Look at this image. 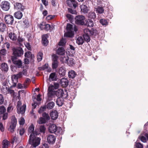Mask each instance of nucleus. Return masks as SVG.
Here are the masks:
<instances>
[{
    "label": "nucleus",
    "mask_w": 148,
    "mask_h": 148,
    "mask_svg": "<svg viewBox=\"0 0 148 148\" xmlns=\"http://www.w3.org/2000/svg\"><path fill=\"white\" fill-rule=\"evenodd\" d=\"M66 70L65 67L62 66L58 70L59 75L61 76H64L66 73Z\"/></svg>",
    "instance_id": "dca6fc26"
},
{
    "label": "nucleus",
    "mask_w": 148,
    "mask_h": 148,
    "mask_svg": "<svg viewBox=\"0 0 148 148\" xmlns=\"http://www.w3.org/2000/svg\"><path fill=\"white\" fill-rule=\"evenodd\" d=\"M0 69L2 71L7 72L8 70V64L5 63H3L0 66Z\"/></svg>",
    "instance_id": "5701e85b"
},
{
    "label": "nucleus",
    "mask_w": 148,
    "mask_h": 148,
    "mask_svg": "<svg viewBox=\"0 0 148 148\" xmlns=\"http://www.w3.org/2000/svg\"><path fill=\"white\" fill-rule=\"evenodd\" d=\"M12 50L14 56L15 57L21 56L23 54V51L21 47L13 48Z\"/></svg>",
    "instance_id": "423d86ee"
},
{
    "label": "nucleus",
    "mask_w": 148,
    "mask_h": 148,
    "mask_svg": "<svg viewBox=\"0 0 148 148\" xmlns=\"http://www.w3.org/2000/svg\"><path fill=\"white\" fill-rule=\"evenodd\" d=\"M84 42V40L82 37H79L76 40V42L79 45H82Z\"/></svg>",
    "instance_id": "e433bc0d"
},
{
    "label": "nucleus",
    "mask_w": 148,
    "mask_h": 148,
    "mask_svg": "<svg viewBox=\"0 0 148 148\" xmlns=\"http://www.w3.org/2000/svg\"><path fill=\"white\" fill-rule=\"evenodd\" d=\"M50 28V25L48 24L45 25V30L46 31H48Z\"/></svg>",
    "instance_id": "69168bd1"
},
{
    "label": "nucleus",
    "mask_w": 148,
    "mask_h": 148,
    "mask_svg": "<svg viewBox=\"0 0 148 148\" xmlns=\"http://www.w3.org/2000/svg\"><path fill=\"white\" fill-rule=\"evenodd\" d=\"M58 65V61L53 62L52 64V67L53 69H56Z\"/></svg>",
    "instance_id": "de8ad7c7"
},
{
    "label": "nucleus",
    "mask_w": 148,
    "mask_h": 148,
    "mask_svg": "<svg viewBox=\"0 0 148 148\" xmlns=\"http://www.w3.org/2000/svg\"><path fill=\"white\" fill-rule=\"evenodd\" d=\"M56 138L55 136L52 135H49L47 137V140L48 143L52 144L55 142Z\"/></svg>",
    "instance_id": "ddd939ff"
},
{
    "label": "nucleus",
    "mask_w": 148,
    "mask_h": 148,
    "mask_svg": "<svg viewBox=\"0 0 148 148\" xmlns=\"http://www.w3.org/2000/svg\"><path fill=\"white\" fill-rule=\"evenodd\" d=\"M11 60L13 63L18 67L20 68L22 66V63L21 60H18L16 57L14 56H11Z\"/></svg>",
    "instance_id": "1a4fd4ad"
},
{
    "label": "nucleus",
    "mask_w": 148,
    "mask_h": 148,
    "mask_svg": "<svg viewBox=\"0 0 148 148\" xmlns=\"http://www.w3.org/2000/svg\"><path fill=\"white\" fill-rule=\"evenodd\" d=\"M57 75L55 73H51L49 76V79L52 81L56 80V79Z\"/></svg>",
    "instance_id": "72a5a7b5"
},
{
    "label": "nucleus",
    "mask_w": 148,
    "mask_h": 148,
    "mask_svg": "<svg viewBox=\"0 0 148 148\" xmlns=\"http://www.w3.org/2000/svg\"><path fill=\"white\" fill-rule=\"evenodd\" d=\"M27 70L26 69H23L22 71L19 72L18 73L15 75L18 78H21L23 75L27 76Z\"/></svg>",
    "instance_id": "aec40b11"
},
{
    "label": "nucleus",
    "mask_w": 148,
    "mask_h": 148,
    "mask_svg": "<svg viewBox=\"0 0 148 148\" xmlns=\"http://www.w3.org/2000/svg\"><path fill=\"white\" fill-rule=\"evenodd\" d=\"M65 53V50L62 47H59L57 51V53L59 55L63 56Z\"/></svg>",
    "instance_id": "c756f323"
},
{
    "label": "nucleus",
    "mask_w": 148,
    "mask_h": 148,
    "mask_svg": "<svg viewBox=\"0 0 148 148\" xmlns=\"http://www.w3.org/2000/svg\"><path fill=\"white\" fill-rule=\"evenodd\" d=\"M8 36L10 39L13 41L16 40L17 38L16 35L14 32L10 33Z\"/></svg>",
    "instance_id": "473e14b6"
},
{
    "label": "nucleus",
    "mask_w": 148,
    "mask_h": 148,
    "mask_svg": "<svg viewBox=\"0 0 148 148\" xmlns=\"http://www.w3.org/2000/svg\"><path fill=\"white\" fill-rule=\"evenodd\" d=\"M31 82L30 79L29 78H27L25 80V82H24V88H27V85L26 84H27Z\"/></svg>",
    "instance_id": "3c124183"
},
{
    "label": "nucleus",
    "mask_w": 148,
    "mask_h": 148,
    "mask_svg": "<svg viewBox=\"0 0 148 148\" xmlns=\"http://www.w3.org/2000/svg\"><path fill=\"white\" fill-rule=\"evenodd\" d=\"M26 107L25 105L23 104L22 106L17 108V112L18 114H23L25 112Z\"/></svg>",
    "instance_id": "412c9836"
},
{
    "label": "nucleus",
    "mask_w": 148,
    "mask_h": 148,
    "mask_svg": "<svg viewBox=\"0 0 148 148\" xmlns=\"http://www.w3.org/2000/svg\"><path fill=\"white\" fill-rule=\"evenodd\" d=\"M80 9L81 12L84 14L87 13L89 11L88 8L84 4H82L81 5Z\"/></svg>",
    "instance_id": "6ab92c4d"
},
{
    "label": "nucleus",
    "mask_w": 148,
    "mask_h": 148,
    "mask_svg": "<svg viewBox=\"0 0 148 148\" xmlns=\"http://www.w3.org/2000/svg\"><path fill=\"white\" fill-rule=\"evenodd\" d=\"M88 16L89 18L94 19L96 17V14L95 12L91 11L88 13Z\"/></svg>",
    "instance_id": "7c9ffc66"
},
{
    "label": "nucleus",
    "mask_w": 148,
    "mask_h": 148,
    "mask_svg": "<svg viewBox=\"0 0 148 148\" xmlns=\"http://www.w3.org/2000/svg\"><path fill=\"white\" fill-rule=\"evenodd\" d=\"M47 108L46 106L45 105L43 106H42L38 110V112L39 114H41L43 112L45 111Z\"/></svg>",
    "instance_id": "a18cd8bd"
},
{
    "label": "nucleus",
    "mask_w": 148,
    "mask_h": 148,
    "mask_svg": "<svg viewBox=\"0 0 148 148\" xmlns=\"http://www.w3.org/2000/svg\"><path fill=\"white\" fill-rule=\"evenodd\" d=\"M43 53L42 52H39L37 54V60L38 62H40L42 59Z\"/></svg>",
    "instance_id": "4c0bfd02"
},
{
    "label": "nucleus",
    "mask_w": 148,
    "mask_h": 148,
    "mask_svg": "<svg viewBox=\"0 0 148 148\" xmlns=\"http://www.w3.org/2000/svg\"><path fill=\"white\" fill-rule=\"evenodd\" d=\"M39 129L40 132L41 133H42L43 134L45 133L46 128L44 125H40V126Z\"/></svg>",
    "instance_id": "09e8293b"
},
{
    "label": "nucleus",
    "mask_w": 148,
    "mask_h": 148,
    "mask_svg": "<svg viewBox=\"0 0 148 148\" xmlns=\"http://www.w3.org/2000/svg\"><path fill=\"white\" fill-rule=\"evenodd\" d=\"M70 51H68L69 55L70 56H73L75 53V48L71 45H70Z\"/></svg>",
    "instance_id": "c85d7f7f"
},
{
    "label": "nucleus",
    "mask_w": 148,
    "mask_h": 148,
    "mask_svg": "<svg viewBox=\"0 0 148 148\" xmlns=\"http://www.w3.org/2000/svg\"><path fill=\"white\" fill-rule=\"evenodd\" d=\"M14 8L17 10H20L22 11L24 9V6L21 3H16L14 5Z\"/></svg>",
    "instance_id": "f3484780"
},
{
    "label": "nucleus",
    "mask_w": 148,
    "mask_h": 148,
    "mask_svg": "<svg viewBox=\"0 0 148 148\" xmlns=\"http://www.w3.org/2000/svg\"><path fill=\"white\" fill-rule=\"evenodd\" d=\"M25 130L24 129V128L21 129L20 130V131H19L20 134L21 136H22V135H23L24 134L25 132Z\"/></svg>",
    "instance_id": "774afa93"
},
{
    "label": "nucleus",
    "mask_w": 148,
    "mask_h": 148,
    "mask_svg": "<svg viewBox=\"0 0 148 148\" xmlns=\"http://www.w3.org/2000/svg\"><path fill=\"white\" fill-rule=\"evenodd\" d=\"M5 21L6 24L12 25H13L14 22V17L13 16L10 14H7L5 15Z\"/></svg>",
    "instance_id": "6e6552de"
},
{
    "label": "nucleus",
    "mask_w": 148,
    "mask_h": 148,
    "mask_svg": "<svg viewBox=\"0 0 148 148\" xmlns=\"http://www.w3.org/2000/svg\"><path fill=\"white\" fill-rule=\"evenodd\" d=\"M10 88H7L6 87V90H7L8 93L10 94H13L14 93V91L13 90L10 89Z\"/></svg>",
    "instance_id": "680f3d73"
},
{
    "label": "nucleus",
    "mask_w": 148,
    "mask_h": 148,
    "mask_svg": "<svg viewBox=\"0 0 148 148\" xmlns=\"http://www.w3.org/2000/svg\"><path fill=\"white\" fill-rule=\"evenodd\" d=\"M48 37V36L47 34H45L42 35V42L43 45L46 46L47 45L48 41L47 38Z\"/></svg>",
    "instance_id": "2eb2a0df"
},
{
    "label": "nucleus",
    "mask_w": 148,
    "mask_h": 148,
    "mask_svg": "<svg viewBox=\"0 0 148 148\" xmlns=\"http://www.w3.org/2000/svg\"><path fill=\"white\" fill-rule=\"evenodd\" d=\"M49 132L51 133H55L58 135L61 133L62 129L61 127H58L55 124L50 125L48 128Z\"/></svg>",
    "instance_id": "7ed1b4c3"
},
{
    "label": "nucleus",
    "mask_w": 148,
    "mask_h": 148,
    "mask_svg": "<svg viewBox=\"0 0 148 148\" xmlns=\"http://www.w3.org/2000/svg\"><path fill=\"white\" fill-rule=\"evenodd\" d=\"M84 34L83 35V37L84 40L87 42H89L90 40V35L88 34H86L84 31Z\"/></svg>",
    "instance_id": "f704fd0d"
},
{
    "label": "nucleus",
    "mask_w": 148,
    "mask_h": 148,
    "mask_svg": "<svg viewBox=\"0 0 148 148\" xmlns=\"http://www.w3.org/2000/svg\"><path fill=\"white\" fill-rule=\"evenodd\" d=\"M7 51L5 49L0 50V62L4 61L6 58Z\"/></svg>",
    "instance_id": "9b49d317"
},
{
    "label": "nucleus",
    "mask_w": 148,
    "mask_h": 148,
    "mask_svg": "<svg viewBox=\"0 0 148 148\" xmlns=\"http://www.w3.org/2000/svg\"><path fill=\"white\" fill-rule=\"evenodd\" d=\"M64 99L62 97H58L56 101V104L59 106H61L64 104Z\"/></svg>",
    "instance_id": "b1692460"
},
{
    "label": "nucleus",
    "mask_w": 148,
    "mask_h": 148,
    "mask_svg": "<svg viewBox=\"0 0 148 148\" xmlns=\"http://www.w3.org/2000/svg\"><path fill=\"white\" fill-rule=\"evenodd\" d=\"M42 116V117H40L38 121V123L40 124L46 123L47 121L50 119L49 114L45 112H43Z\"/></svg>",
    "instance_id": "39448f33"
},
{
    "label": "nucleus",
    "mask_w": 148,
    "mask_h": 148,
    "mask_svg": "<svg viewBox=\"0 0 148 148\" xmlns=\"http://www.w3.org/2000/svg\"><path fill=\"white\" fill-rule=\"evenodd\" d=\"M85 19V17L83 15L77 16L75 18V23L76 24L80 25H84Z\"/></svg>",
    "instance_id": "0eeeda50"
},
{
    "label": "nucleus",
    "mask_w": 148,
    "mask_h": 148,
    "mask_svg": "<svg viewBox=\"0 0 148 148\" xmlns=\"http://www.w3.org/2000/svg\"><path fill=\"white\" fill-rule=\"evenodd\" d=\"M136 146L137 148H143V145L140 143H136Z\"/></svg>",
    "instance_id": "5fc2aeb1"
},
{
    "label": "nucleus",
    "mask_w": 148,
    "mask_h": 148,
    "mask_svg": "<svg viewBox=\"0 0 148 148\" xmlns=\"http://www.w3.org/2000/svg\"><path fill=\"white\" fill-rule=\"evenodd\" d=\"M16 119L15 116L13 115L11 117V122L8 130L11 132H13L14 130L16 128Z\"/></svg>",
    "instance_id": "20e7f679"
},
{
    "label": "nucleus",
    "mask_w": 148,
    "mask_h": 148,
    "mask_svg": "<svg viewBox=\"0 0 148 148\" xmlns=\"http://www.w3.org/2000/svg\"><path fill=\"white\" fill-rule=\"evenodd\" d=\"M32 53V52L30 51H27L25 52V56L26 58H29L30 55H31V54Z\"/></svg>",
    "instance_id": "6e6d98bb"
},
{
    "label": "nucleus",
    "mask_w": 148,
    "mask_h": 148,
    "mask_svg": "<svg viewBox=\"0 0 148 148\" xmlns=\"http://www.w3.org/2000/svg\"><path fill=\"white\" fill-rule=\"evenodd\" d=\"M68 59V57L67 56H62L60 59V61L63 63H67Z\"/></svg>",
    "instance_id": "79ce46f5"
},
{
    "label": "nucleus",
    "mask_w": 148,
    "mask_h": 148,
    "mask_svg": "<svg viewBox=\"0 0 148 148\" xmlns=\"http://www.w3.org/2000/svg\"><path fill=\"white\" fill-rule=\"evenodd\" d=\"M3 148H7L9 145L8 142L6 140H4L2 142Z\"/></svg>",
    "instance_id": "c03bdc74"
},
{
    "label": "nucleus",
    "mask_w": 148,
    "mask_h": 148,
    "mask_svg": "<svg viewBox=\"0 0 148 148\" xmlns=\"http://www.w3.org/2000/svg\"><path fill=\"white\" fill-rule=\"evenodd\" d=\"M2 115L1 116L2 117L3 120H5L7 119L8 117V112H5L2 114Z\"/></svg>",
    "instance_id": "8fccbe9b"
},
{
    "label": "nucleus",
    "mask_w": 148,
    "mask_h": 148,
    "mask_svg": "<svg viewBox=\"0 0 148 148\" xmlns=\"http://www.w3.org/2000/svg\"><path fill=\"white\" fill-rule=\"evenodd\" d=\"M10 5L8 1H3L1 3V8L4 11H8L10 9Z\"/></svg>",
    "instance_id": "f8f14e48"
},
{
    "label": "nucleus",
    "mask_w": 148,
    "mask_h": 148,
    "mask_svg": "<svg viewBox=\"0 0 148 148\" xmlns=\"http://www.w3.org/2000/svg\"><path fill=\"white\" fill-rule=\"evenodd\" d=\"M68 10L69 12L72 14H75L76 13V11L75 10H73L71 8H68Z\"/></svg>",
    "instance_id": "bf43d9fd"
},
{
    "label": "nucleus",
    "mask_w": 148,
    "mask_h": 148,
    "mask_svg": "<svg viewBox=\"0 0 148 148\" xmlns=\"http://www.w3.org/2000/svg\"><path fill=\"white\" fill-rule=\"evenodd\" d=\"M99 22L100 23L103 25H106L108 24V22H107L106 20L104 19H101L100 21Z\"/></svg>",
    "instance_id": "49530a36"
},
{
    "label": "nucleus",
    "mask_w": 148,
    "mask_h": 148,
    "mask_svg": "<svg viewBox=\"0 0 148 148\" xmlns=\"http://www.w3.org/2000/svg\"><path fill=\"white\" fill-rule=\"evenodd\" d=\"M53 85H51L49 86L48 90L47 92H53Z\"/></svg>",
    "instance_id": "864d4df0"
},
{
    "label": "nucleus",
    "mask_w": 148,
    "mask_h": 148,
    "mask_svg": "<svg viewBox=\"0 0 148 148\" xmlns=\"http://www.w3.org/2000/svg\"><path fill=\"white\" fill-rule=\"evenodd\" d=\"M76 73L73 70H71L68 72V77L71 79L74 78L76 76Z\"/></svg>",
    "instance_id": "393cba45"
},
{
    "label": "nucleus",
    "mask_w": 148,
    "mask_h": 148,
    "mask_svg": "<svg viewBox=\"0 0 148 148\" xmlns=\"http://www.w3.org/2000/svg\"><path fill=\"white\" fill-rule=\"evenodd\" d=\"M56 94L59 97H62L65 95L63 90L61 89H58L56 91Z\"/></svg>",
    "instance_id": "bb28decb"
},
{
    "label": "nucleus",
    "mask_w": 148,
    "mask_h": 148,
    "mask_svg": "<svg viewBox=\"0 0 148 148\" xmlns=\"http://www.w3.org/2000/svg\"><path fill=\"white\" fill-rule=\"evenodd\" d=\"M34 126L32 125H31L28 129L29 132L31 133L29 136V143L32 145L33 147H36L40 143V139L36 136L39 134V133L34 131Z\"/></svg>",
    "instance_id": "f257e3e1"
},
{
    "label": "nucleus",
    "mask_w": 148,
    "mask_h": 148,
    "mask_svg": "<svg viewBox=\"0 0 148 148\" xmlns=\"http://www.w3.org/2000/svg\"><path fill=\"white\" fill-rule=\"evenodd\" d=\"M23 15L22 12L20 11H18L15 12L14 14V17L18 19H21L22 18Z\"/></svg>",
    "instance_id": "cd10ccee"
},
{
    "label": "nucleus",
    "mask_w": 148,
    "mask_h": 148,
    "mask_svg": "<svg viewBox=\"0 0 148 148\" xmlns=\"http://www.w3.org/2000/svg\"><path fill=\"white\" fill-rule=\"evenodd\" d=\"M6 25L3 23H0V32H3L5 30Z\"/></svg>",
    "instance_id": "a19ab883"
},
{
    "label": "nucleus",
    "mask_w": 148,
    "mask_h": 148,
    "mask_svg": "<svg viewBox=\"0 0 148 148\" xmlns=\"http://www.w3.org/2000/svg\"><path fill=\"white\" fill-rule=\"evenodd\" d=\"M50 116L51 119L53 120H55L57 119L58 116V113L56 110L53 111L50 113Z\"/></svg>",
    "instance_id": "a211bd4d"
},
{
    "label": "nucleus",
    "mask_w": 148,
    "mask_h": 148,
    "mask_svg": "<svg viewBox=\"0 0 148 148\" xmlns=\"http://www.w3.org/2000/svg\"><path fill=\"white\" fill-rule=\"evenodd\" d=\"M55 97V93L51 92L47 93V101L52 100Z\"/></svg>",
    "instance_id": "a878e982"
},
{
    "label": "nucleus",
    "mask_w": 148,
    "mask_h": 148,
    "mask_svg": "<svg viewBox=\"0 0 148 148\" xmlns=\"http://www.w3.org/2000/svg\"><path fill=\"white\" fill-rule=\"evenodd\" d=\"M26 47L29 50L31 51L32 50L31 47L29 43L27 42L25 44Z\"/></svg>",
    "instance_id": "052dcab7"
},
{
    "label": "nucleus",
    "mask_w": 148,
    "mask_h": 148,
    "mask_svg": "<svg viewBox=\"0 0 148 148\" xmlns=\"http://www.w3.org/2000/svg\"><path fill=\"white\" fill-rule=\"evenodd\" d=\"M48 64L46 63L41 67V69L42 70H44L45 69L48 68Z\"/></svg>",
    "instance_id": "0e129e2a"
},
{
    "label": "nucleus",
    "mask_w": 148,
    "mask_h": 148,
    "mask_svg": "<svg viewBox=\"0 0 148 148\" xmlns=\"http://www.w3.org/2000/svg\"><path fill=\"white\" fill-rule=\"evenodd\" d=\"M140 138V140L143 143H145L146 142L147 139L144 136H142L140 137H139Z\"/></svg>",
    "instance_id": "13d9d810"
},
{
    "label": "nucleus",
    "mask_w": 148,
    "mask_h": 148,
    "mask_svg": "<svg viewBox=\"0 0 148 148\" xmlns=\"http://www.w3.org/2000/svg\"><path fill=\"white\" fill-rule=\"evenodd\" d=\"M68 62H67L69 66H73V65L74 64V60L72 58H68Z\"/></svg>",
    "instance_id": "37998d69"
},
{
    "label": "nucleus",
    "mask_w": 148,
    "mask_h": 148,
    "mask_svg": "<svg viewBox=\"0 0 148 148\" xmlns=\"http://www.w3.org/2000/svg\"><path fill=\"white\" fill-rule=\"evenodd\" d=\"M61 86L63 87H66L68 84V81L67 79L65 78H62L60 81Z\"/></svg>",
    "instance_id": "4be33fe9"
},
{
    "label": "nucleus",
    "mask_w": 148,
    "mask_h": 148,
    "mask_svg": "<svg viewBox=\"0 0 148 148\" xmlns=\"http://www.w3.org/2000/svg\"><path fill=\"white\" fill-rule=\"evenodd\" d=\"M19 123L20 125H23L25 123V120L24 118L23 117L21 118L20 120L19 121Z\"/></svg>",
    "instance_id": "e2e57ef3"
},
{
    "label": "nucleus",
    "mask_w": 148,
    "mask_h": 148,
    "mask_svg": "<svg viewBox=\"0 0 148 148\" xmlns=\"http://www.w3.org/2000/svg\"><path fill=\"white\" fill-rule=\"evenodd\" d=\"M95 9L97 13L100 14L103 13L104 11L103 8L100 6H98L97 8H95Z\"/></svg>",
    "instance_id": "c9c22d12"
},
{
    "label": "nucleus",
    "mask_w": 148,
    "mask_h": 148,
    "mask_svg": "<svg viewBox=\"0 0 148 148\" xmlns=\"http://www.w3.org/2000/svg\"><path fill=\"white\" fill-rule=\"evenodd\" d=\"M84 25L90 27H92L94 25V22L92 20L88 19Z\"/></svg>",
    "instance_id": "58836bf2"
},
{
    "label": "nucleus",
    "mask_w": 148,
    "mask_h": 148,
    "mask_svg": "<svg viewBox=\"0 0 148 148\" xmlns=\"http://www.w3.org/2000/svg\"><path fill=\"white\" fill-rule=\"evenodd\" d=\"M84 31L86 34H88L90 36H96L98 32L96 29L92 28L90 29H85Z\"/></svg>",
    "instance_id": "9d476101"
},
{
    "label": "nucleus",
    "mask_w": 148,
    "mask_h": 148,
    "mask_svg": "<svg viewBox=\"0 0 148 148\" xmlns=\"http://www.w3.org/2000/svg\"><path fill=\"white\" fill-rule=\"evenodd\" d=\"M4 101V97L1 94H0V105L2 104Z\"/></svg>",
    "instance_id": "4d7b16f0"
},
{
    "label": "nucleus",
    "mask_w": 148,
    "mask_h": 148,
    "mask_svg": "<svg viewBox=\"0 0 148 148\" xmlns=\"http://www.w3.org/2000/svg\"><path fill=\"white\" fill-rule=\"evenodd\" d=\"M12 80L13 84L10 86V88L15 87L16 86V84L18 82V78L15 75H14L12 76Z\"/></svg>",
    "instance_id": "4468645a"
},
{
    "label": "nucleus",
    "mask_w": 148,
    "mask_h": 148,
    "mask_svg": "<svg viewBox=\"0 0 148 148\" xmlns=\"http://www.w3.org/2000/svg\"><path fill=\"white\" fill-rule=\"evenodd\" d=\"M45 24H44V23L43 24V23L40 24L39 26L40 29L42 30L43 29H45Z\"/></svg>",
    "instance_id": "338daca9"
},
{
    "label": "nucleus",
    "mask_w": 148,
    "mask_h": 148,
    "mask_svg": "<svg viewBox=\"0 0 148 148\" xmlns=\"http://www.w3.org/2000/svg\"><path fill=\"white\" fill-rule=\"evenodd\" d=\"M66 29L67 32L64 34V36L68 37H73L74 32H76L77 30L75 25H73L70 23L67 25Z\"/></svg>",
    "instance_id": "f03ea898"
},
{
    "label": "nucleus",
    "mask_w": 148,
    "mask_h": 148,
    "mask_svg": "<svg viewBox=\"0 0 148 148\" xmlns=\"http://www.w3.org/2000/svg\"><path fill=\"white\" fill-rule=\"evenodd\" d=\"M45 106L47 109L50 110L52 109L55 106V103L53 101L49 102L47 103V105Z\"/></svg>",
    "instance_id": "2f4dec72"
},
{
    "label": "nucleus",
    "mask_w": 148,
    "mask_h": 148,
    "mask_svg": "<svg viewBox=\"0 0 148 148\" xmlns=\"http://www.w3.org/2000/svg\"><path fill=\"white\" fill-rule=\"evenodd\" d=\"M6 111V109L4 106H1L0 107V114L1 116V114L5 113Z\"/></svg>",
    "instance_id": "603ef678"
},
{
    "label": "nucleus",
    "mask_w": 148,
    "mask_h": 148,
    "mask_svg": "<svg viewBox=\"0 0 148 148\" xmlns=\"http://www.w3.org/2000/svg\"><path fill=\"white\" fill-rule=\"evenodd\" d=\"M68 3H70L71 4L73 5V6L74 8L77 6L78 4L77 2L75 0H67Z\"/></svg>",
    "instance_id": "ea45409f"
}]
</instances>
